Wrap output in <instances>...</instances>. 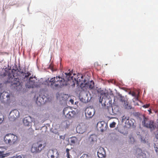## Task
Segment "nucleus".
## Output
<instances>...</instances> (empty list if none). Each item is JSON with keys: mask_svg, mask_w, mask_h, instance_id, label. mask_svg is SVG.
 Returning <instances> with one entry per match:
<instances>
[{"mask_svg": "<svg viewBox=\"0 0 158 158\" xmlns=\"http://www.w3.org/2000/svg\"><path fill=\"white\" fill-rule=\"evenodd\" d=\"M76 114L74 110H72L69 107L65 108L63 110V114L67 118H71L74 117Z\"/></svg>", "mask_w": 158, "mask_h": 158, "instance_id": "obj_7", "label": "nucleus"}, {"mask_svg": "<svg viewBox=\"0 0 158 158\" xmlns=\"http://www.w3.org/2000/svg\"><path fill=\"white\" fill-rule=\"evenodd\" d=\"M31 74L29 72H27V73H25V77H28Z\"/></svg>", "mask_w": 158, "mask_h": 158, "instance_id": "obj_25", "label": "nucleus"}, {"mask_svg": "<svg viewBox=\"0 0 158 158\" xmlns=\"http://www.w3.org/2000/svg\"><path fill=\"white\" fill-rule=\"evenodd\" d=\"M32 121V118L30 116H28L23 119V123L25 126H30L31 125Z\"/></svg>", "mask_w": 158, "mask_h": 158, "instance_id": "obj_12", "label": "nucleus"}, {"mask_svg": "<svg viewBox=\"0 0 158 158\" xmlns=\"http://www.w3.org/2000/svg\"><path fill=\"white\" fill-rule=\"evenodd\" d=\"M6 154H4V151H0V158H3L6 156Z\"/></svg>", "mask_w": 158, "mask_h": 158, "instance_id": "obj_21", "label": "nucleus"}, {"mask_svg": "<svg viewBox=\"0 0 158 158\" xmlns=\"http://www.w3.org/2000/svg\"><path fill=\"white\" fill-rule=\"evenodd\" d=\"M3 121L2 118H0V124L2 123Z\"/></svg>", "mask_w": 158, "mask_h": 158, "instance_id": "obj_28", "label": "nucleus"}, {"mask_svg": "<svg viewBox=\"0 0 158 158\" xmlns=\"http://www.w3.org/2000/svg\"><path fill=\"white\" fill-rule=\"evenodd\" d=\"M70 102H71V103L72 104H73V102H74V101H73V99H70Z\"/></svg>", "mask_w": 158, "mask_h": 158, "instance_id": "obj_27", "label": "nucleus"}, {"mask_svg": "<svg viewBox=\"0 0 158 158\" xmlns=\"http://www.w3.org/2000/svg\"><path fill=\"white\" fill-rule=\"evenodd\" d=\"M132 96H135V94L134 93H133L132 94Z\"/></svg>", "mask_w": 158, "mask_h": 158, "instance_id": "obj_32", "label": "nucleus"}, {"mask_svg": "<svg viewBox=\"0 0 158 158\" xmlns=\"http://www.w3.org/2000/svg\"><path fill=\"white\" fill-rule=\"evenodd\" d=\"M108 126L107 124L104 121L98 122L97 125V127L99 130L103 132L106 129V127Z\"/></svg>", "mask_w": 158, "mask_h": 158, "instance_id": "obj_11", "label": "nucleus"}, {"mask_svg": "<svg viewBox=\"0 0 158 158\" xmlns=\"http://www.w3.org/2000/svg\"><path fill=\"white\" fill-rule=\"evenodd\" d=\"M79 127H77V130H78V129H79Z\"/></svg>", "mask_w": 158, "mask_h": 158, "instance_id": "obj_33", "label": "nucleus"}, {"mask_svg": "<svg viewBox=\"0 0 158 158\" xmlns=\"http://www.w3.org/2000/svg\"><path fill=\"white\" fill-rule=\"evenodd\" d=\"M150 104H146L145 105H144L143 106V107L144 108H147L148 107H149L150 106Z\"/></svg>", "mask_w": 158, "mask_h": 158, "instance_id": "obj_26", "label": "nucleus"}, {"mask_svg": "<svg viewBox=\"0 0 158 158\" xmlns=\"http://www.w3.org/2000/svg\"><path fill=\"white\" fill-rule=\"evenodd\" d=\"M70 150L68 148L66 149V152H67L66 156L67 158H70V155L69 153V151Z\"/></svg>", "mask_w": 158, "mask_h": 158, "instance_id": "obj_23", "label": "nucleus"}, {"mask_svg": "<svg viewBox=\"0 0 158 158\" xmlns=\"http://www.w3.org/2000/svg\"><path fill=\"white\" fill-rule=\"evenodd\" d=\"M137 154L139 155H141L142 153V151L140 149L138 148L136 150Z\"/></svg>", "mask_w": 158, "mask_h": 158, "instance_id": "obj_22", "label": "nucleus"}, {"mask_svg": "<svg viewBox=\"0 0 158 158\" xmlns=\"http://www.w3.org/2000/svg\"><path fill=\"white\" fill-rule=\"evenodd\" d=\"M11 114H13L14 118H17L19 116V113L18 110H14L11 112Z\"/></svg>", "mask_w": 158, "mask_h": 158, "instance_id": "obj_15", "label": "nucleus"}, {"mask_svg": "<svg viewBox=\"0 0 158 158\" xmlns=\"http://www.w3.org/2000/svg\"><path fill=\"white\" fill-rule=\"evenodd\" d=\"M0 99L2 102H8L10 100L9 94L6 92H3L1 93L0 96Z\"/></svg>", "mask_w": 158, "mask_h": 158, "instance_id": "obj_10", "label": "nucleus"}, {"mask_svg": "<svg viewBox=\"0 0 158 158\" xmlns=\"http://www.w3.org/2000/svg\"><path fill=\"white\" fill-rule=\"evenodd\" d=\"M15 158H22V157L20 156H17Z\"/></svg>", "mask_w": 158, "mask_h": 158, "instance_id": "obj_30", "label": "nucleus"}, {"mask_svg": "<svg viewBox=\"0 0 158 158\" xmlns=\"http://www.w3.org/2000/svg\"><path fill=\"white\" fill-rule=\"evenodd\" d=\"M142 123L144 127L149 129L151 131L154 130L156 127L154 122L144 116L143 117V120Z\"/></svg>", "mask_w": 158, "mask_h": 158, "instance_id": "obj_4", "label": "nucleus"}, {"mask_svg": "<svg viewBox=\"0 0 158 158\" xmlns=\"http://www.w3.org/2000/svg\"><path fill=\"white\" fill-rule=\"evenodd\" d=\"M123 105L125 108H126L127 109H130L131 108V106L130 105H128L127 101L126 102L124 103Z\"/></svg>", "mask_w": 158, "mask_h": 158, "instance_id": "obj_18", "label": "nucleus"}, {"mask_svg": "<svg viewBox=\"0 0 158 158\" xmlns=\"http://www.w3.org/2000/svg\"><path fill=\"white\" fill-rule=\"evenodd\" d=\"M155 137L157 139H158V134H157L155 135Z\"/></svg>", "mask_w": 158, "mask_h": 158, "instance_id": "obj_29", "label": "nucleus"}, {"mask_svg": "<svg viewBox=\"0 0 158 158\" xmlns=\"http://www.w3.org/2000/svg\"><path fill=\"white\" fill-rule=\"evenodd\" d=\"M120 98V101L123 103L126 102L127 101L125 99L124 97L122 96L120 94L119 95Z\"/></svg>", "mask_w": 158, "mask_h": 158, "instance_id": "obj_19", "label": "nucleus"}, {"mask_svg": "<svg viewBox=\"0 0 158 158\" xmlns=\"http://www.w3.org/2000/svg\"><path fill=\"white\" fill-rule=\"evenodd\" d=\"M84 132L83 131H79L78 132L79 133H83V132Z\"/></svg>", "mask_w": 158, "mask_h": 158, "instance_id": "obj_31", "label": "nucleus"}, {"mask_svg": "<svg viewBox=\"0 0 158 158\" xmlns=\"http://www.w3.org/2000/svg\"><path fill=\"white\" fill-rule=\"evenodd\" d=\"M86 84H85V85H87L88 86L89 88L90 89H92L94 87V81H89L87 83L85 82Z\"/></svg>", "mask_w": 158, "mask_h": 158, "instance_id": "obj_16", "label": "nucleus"}, {"mask_svg": "<svg viewBox=\"0 0 158 158\" xmlns=\"http://www.w3.org/2000/svg\"><path fill=\"white\" fill-rule=\"evenodd\" d=\"M46 143L44 141H39L33 144L31 151L32 153L39 152L44 148Z\"/></svg>", "mask_w": 158, "mask_h": 158, "instance_id": "obj_3", "label": "nucleus"}, {"mask_svg": "<svg viewBox=\"0 0 158 158\" xmlns=\"http://www.w3.org/2000/svg\"><path fill=\"white\" fill-rule=\"evenodd\" d=\"M80 158H91L90 156H89L88 154H83L81 157Z\"/></svg>", "mask_w": 158, "mask_h": 158, "instance_id": "obj_20", "label": "nucleus"}, {"mask_svg": "<svg viewBox=\"0 0 158 158\" xmlns=\"http://www.w3.org/2000/svg\"><path fill=\"white\" fill-rule=\"evenodd\" d=\"M18 137L13 134H6L4 138V140L6 143H14L17 140Z\"/></svg>", "mask_w": 158, "mask_h": 158, "instance_id": "obj_6", "label": "nucleus"}, {"mask_svg": "<svg viewBox=\"0 0 158 158\" xmlns=\"http://www.w3.org/2000/svg\"><path fill=\"white\" fill-rule=\"evenodd\" d=\"M97 136L95 135H91L89 138V141L92 144H93L97 141Z\"/></svg>", "mask_w": 158, "mask_h": 158, "instance_id": "obj_14", "label": "nucleus"}, {"mask_svg": "<svg viewBox=\"0 0 158 158\" xmlns=\"http://www.w3.org/2000/svg\"><path fill=\"white\" fill-rule=\"evenodd\" d=\"M17 72L21 74L23 73L20 67L19 68L15 67L12 70L6 68L4 69H2L0 73V76L2 77L8 76L7 82L11 83L12 88L19 90L21 88L22 86L19 81V76L17 74Z\"/></svg>", "mask_w": 158, "mask_h": 158, "instance_id": "obj_1", "label": "nucleus"}, {"mask_svg": "<svg viewBox=\"0 0 158 158\" xmlns=\"http://www.w3.org/2000/svg\"><path fill=\"white\" fill-rule=\"evenodd\" d=\"M59 156V152L56 149H50L47 153V156L48 158H58Z\"/></svg>", "mask_w": 158, "mask_h": 158, "instance_id": "obj_8", "label": "nucleus"}, {"mask_svg": "<svg viewBox=\"0 0 158 158\" xmlns=\"http://www.w3.org/2000/svg\"><path fill=\"white\" fill-rule=\"evenodd\" d=\"M116 123L115 122H113L110 124V126L111 128L114 127L116 125Z\"/></svg>", "mask_w": 158, "mask_h": 158, "instance_id": "obj_24", "label": "nucleus"}, {"mask_svg": "<svg viewBox=\"0 0 158 158\" xmlns=\"http://www.w3.org/2000/svg\"><path fill=\"white\" fill-rule=\"evenodd\" d=\"M85 115L86 118H92L95 113V110L94 108L91 107L87 108L85 111Z\"/></svg>", "mask_w": 158, "mask_h": 158, "instance_id": "obj_9", "label": "nucleus"}, {"mask_svg": "<svg viewBox=\"0 0 158 158\" xmlns=\"http://www.w3.org/2000/svg\"><path fill=\"white\" fill-rule=\"evenodd\" d=\"M77 141V139L75 137H73L70 139L71 143L72 145L74 144Z\"/></svg>", "mask_w": 158, "mask_h": 158, "instance_id": "obj_17", "label": "nucleus"}, {"mask_svg": "<svg viewBox=\"0 0 158 158\" xmlns=\"http://www.w3.org/2000/svg\"><path fill=\"white\" fill-rule=\"evenodd\" d=\"M74 80H73V82L71 81V85L73 86H74L75 83L78 85H82L84 84H86V81L84 79L83 75L81 74L78 73L76 78H74Z\"/></svg>", "mask_w": 158, "mask_h": 158, "instance_id": "obj_5", "label": "nucleus"}, {"mask_svg": "<svg viewBox=\"0 0 158 158\" xmlns=\"http://www.w3.org/2000/svg\"><path fill=\"white\" fill-rule=\"evenodd\" d=\"M97 154L99 158H103L106 157V152L104 148L100 147L98 150Z\"/></svg>", "mask_w": 158, "mask_h": 158, "instance_id": "obj_13", "label": "nucleus"}, {"mask_svg": "<svg viewBox=\"0 0 158 158\" xmlns=\"http://www.w3.org/2000/svg\"><path fill=\"white\" fill-rule=\"evenodd\" d=\"M125 118H124V116H123V120Z\"/></svg>", "mask_w": 158, "mask_h": 158, "instance_id": "obj_34", "label": "nucleus"}, {"mask_svg": "<svg viewBox=\"0 0 158 158\" xmlns=\"http://www.w3.org/2000/svg\"><path fill=\"white\" fill-rule=\"evenodd\" d=\"M72 73L71 71L65 73L64 77L63 78L60 76L52 77L50 80H46L44 84L47 85L53 89H56L68 84L71 85V81L73 82V78L71 76Z\"/></svg>", "mask_w": 158, "mask_h": 158, "instance_id": "obj_2", "label": "nucleus"}]
</instances>
